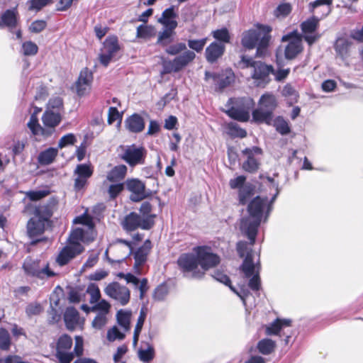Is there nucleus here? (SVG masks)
<instances>
[{
  "label": "nucleus",
  "instance_id": "obj_15",
  "mask_svg": "<svg viewBox=\"0 0 363 363\" xmlns=\"http://www.w3.org/2000/svg\"><path fill=\"white\" fill-rule=\"evenodd\" d=\"M291 323V320L290 319L277 318L273 323L267 326L266 334L267 335H279L281 337V331L284 330L285 328L289 327ZM283 335L285 337L284 339V343L288 345L291 334L283 331Z\"/></svg>",
  "mask_w": 363,
  "mask_h": 363
},
{
  "label": "nucleus",
  "instance_id": "obj_13",
  "mask_svg": "<svg viewBox=\"0 0 363 363\" xmlns=\"http://www.w3.org/2000/svg\"><path fill=\"white\" fill-rule=\"evenodd\" d=\"M281 40L289 41L284 50V56L287 60L294 59L303 50L301 40L297 37L296 32L284 35Z\"/></svg>",
  "mask_w": 363,
  "mask_h": 363
},
{
  "label": "nucleus",
  "instance_id": "obj_33",
  "mask_svg": "<svg viewBox=\"0 0 363 363\" xmlns=\"http://www.w3.org/2000/svg\"><path fill=\"white\" fill-rule=\"evenodd\" d=\"M320 18L317 16H312L303 21L301 25V29L303 34L314 33L319 26Z\"/></svg>",
  "mask_w": 363,
  "mask_h": 363
},
{
  "label": "nucleus",
  "instance_id": "obj_4",
  "mask_svg": "<svg viewBox=\"0 0 363 363\" xmlns=\"http://www.w3.org/2000/svg\"><path fill=\"white\" fill-rule=\"evenodd\" d=\"M241 69L248 67L253 68L252 74V79L257 86L264 87L271 81L270 74L274 73V68L272 65H267L260 61H254L252 57L242 55L238 63Z\"/></svg>",
  "mask_w": 363,
  "mask_h": 363
},
{
  "label": "nucleus",
  "instance_id": "obj_56",
  "mask_svg": "<svg viewBox=\"0 0 363 363\" xmlns=\"http://www.w3.org/2000/svg\"><path fill=\"white\" fill-rule=\"evenodd\" d=\"M95 303L96 304L91 308L92 311H100L101 312L99 313H104L105 315L109 312L111 305L107 301L102 299Z\"/></svg>",
  "mask_w": 363,
  "mask_h": 363
},
{
  "label": "nucleus",
  "instance_id": "obj_25",
  "mask_svg": "<svg viewBox=\"0 0 363 363\" xmlns=\"http://www.w3.org/2000/svg\"><path fill=\"white\" fill-rule=\"evenodd\" d=\"M18 23V12L16 9H7L1 16L0 28L7 27L12 29L16 27Z\"/></svg>",
  "mask_w": 363,
  "mask_h": 363
},
{
  "label": "nucleus",
  "instance_id": "obj_3",
  "mask_svg": "<svg viewBox=\"0 0 363 363\" xmlns=\"http://www.w3.org/2000/svg\"><path fill=\"white\" fill-rule=\"evenodd\" d=\"M271 31L272 28L267 26H260L257 29L245 31L242 33L241 44L247 50L256 48V57H263L267 54Z\"/></svg>",
  "mask_w": 363,
  "mask_h": 363
},
{
  "label": "nucleus",
  "instance_id": "obj_63",
  "mask_svg": "<svg viewBox=\"0 0 363 363\" xmlns=\"http://www.w3.org/2000/svg\"><path fill=\"white\" fill-rule=\"evenodd\" d=\"M55 357L59 363H70L74 357V354L71 352H56Z\"/></svg>",
  "mask_w": 363,
  "mask_h": 363
},
{
  "label": "nucleus",
  "instance_id": "obj_60",
  "mask_svg": "<svg viewBox=\"0 0 363 363\" xmlns=\"http://www.w3.org/2000/svg\"><path fill=\"white\" fill-rule=\"evenodd\" d=\"M43 308L38 303H29L26 308V313L28 317L40 314Z\"/></svg>",
  "mask_w": 363,
  "mask_h": 363
},
{
  "label": "nucleus",
  "instance_id": "obj_51",
  "mask_svg": "<svg viewBox=\"0 0 363 363\" xmlns=\"http://www.w3.org/2000/svg\"><path fill=\"white\" fill-rule=\"evenodd\" d=\"M76 142V136L73 133H68L60 139L58 142V148L62 149L68 145H74Z\"/></svg>",
  "mask_w": 363,
  "mask_h": 363
},
{
  "label": "nucleus",
  "instance_id": "obj_54",
  "mask_svg": "<svg viewBox=\"0 0 363 363\" xmlns=\"http://www.w3.org/2000/svg\"><path fill=\"white\" fill-rule=\"evenodd\" d=\"M168 294L167 287L164 284L158 286L154 291L153 298L156 301H163Z\"/></svg>",
  "mask_w": 363,
  "mask_h": 363
},
{
  "label": "nucleus",
  "instance_id": "obj_34",
  "mask_svg": "<svg viewBox=\"0 0 363 363\" xmlns=\"http://www.w3.org/2000/svg\"><path fill=\"white\" fill-rule=\"evenodd\" d=\"M127 172V167L124 164H120L113 168L107 174V179L109 182H114L123 179Z\"/></svg>",
  "mask_w": 363,
  "mask_h": 363
},
{
  "label": "nucleus",
  "instance_id": "obj_36",
  "mask_svg": "<svg viewBox=\"0 0 363 363\" xmlns=\"http://www.w3.org/2000/svg\"><path fill=\"white\" fill-rule=\"evenodd\" d=\"M147 348H140L138 351L139 359L143 363L150 362L155 357V349L153 346L147 343Z\"/></svg>",
  "mask_w": 363,
  "mask_h": 363
},
{
  "label": "nucleus",
  "instance_id": "obj_8",
  "mask_svg": "<svg viewBox=\"0 0 363 363\" xmlns=\"http://www.w3.org/2000/svg\"><path fill=\"white\" fill-rule=\"evenodd\" d=\"M122 148L123 152L121 155V158L130 167H135L145 163L147 151L144 147L131 145L122 147Z\"/></svg>",
  "mask_w": 363,
  "mask_h": 363
},
{
  "label": "nucleus",
  "instance_id": "obj_32",
  "mask_svg": "<svg viewBox=\"0 0 363 363\" xmlns=\"http://www.w3.org/2000/svg\"><path fill=\"white\" fill-rule=\"evenodd\" d=\"M61 120L60 112H55V111L53 110H47L42 117L44 126L55 128L60 123Z\"/></svg>",
  "mask_w": 363,
  "mask_h": 363
},
{
  "label": "nucleus",
  "instance_id": "obj_53",
  "mask_svg": "<svg viewBox=\"0 0 363 363\" xmlns=\"http://www.w3.org/2000/svg\"><path fill=\"white\" fill-rule=\"evenodd\" d=\"M47 22L44 20H36L32 22L28 28L30 33H39L45 29Z\"/></svg>",
  "mask_w": 363,
  "mask_h": 363
},
{
  "label": "nucleus",
  "instance_id": "obj_40",
  "mask_svg": "<svg viewBox=\"0 0 363 363\" xmlns=\"http://www.w3.org/2000/svg\"><path fill=\"white\" fill-rule=\"evenodd\" d=\"M211 35L213 38L216 39L215 41H217V43H221L225 45L226 43H230V35L226 28H222L220 29L213 30L211 32Z\"/></svg>",
  "mask_w": 363,
  "mask_h": 363
},
{
  "label": "nucleus",
  "instance_id": "obj_57",
  "mask_svg": "<svg viewBox=\"0 0 363 363\" xmlns=\"http://www.w3.org/2000/svg\"><path fill=\"white\" fill-rule=\"evenodd\" d=\"M107 323L106 315L98 313L92 321V327L96 330H101Z\"/></svg>",
  "mask_w": 363,
  "mask_h": 363
},
{
  "label": "nucleus",
  "instance_id": "obj_26",
  "mask_svg": "<svg viewBox=\"0 0 363 363\" xmlns=\"http://www.w3.org/2000/svg\"><path fill=\"white\" fill-rule=\"evenodd\" d=\"M66 328L70 331L75 330L79 323V313L74 307H68L64 314Z\"/></svg>",
  "mask_w": 363,
  "mask_h": 363
},
{
  "label": "nucleus",
  "instance_id": "obj_43",
  "mask_svg": "<svg viewBox=\"0 0 363 363\" xmlns=\"http://www.w3.org/2000/svg\"><path fill=\"white\" fill-rule=\"evenodd\" d=\"M118 323L125 330L130 328V313L125 311L122 309L119 310L116 313Z\"/></svg>",
  "mask_w": 363,
  "mask_h": 363
},
{
  "label": "nucleus",
  "instance_id": "obj_19",
  "mask_svg": "<svg viewBox=\"0 0 363 363\" xmlns=\"http://www.w3.org/2000/svg\"><path fill=\"white\" fill-rule=\"evenodd\" d=\"M58 201L57 199L50 198L45 204L39 206L35 208L34 215L42 219L48 221L52 217L54 211L57 206Z\"/></svg>",
  "mask_w": 363,
  "mask_h": 363
},
{
  "label": "nucleus",
  "instance_id": "obj_59",
  "mask_svg": "<svg viewBox=\"0 0 363 363\" xmlns=\"http://www.w3.org/2000/svg\"><path fill=\"white\" fill-rule=\"evenodd\" d=\"M27 125L34 135H39L38 131L41 130V125L39 124L38 120L35 115H32L30 117Z\"/></svg>",
  "mask_w": 363,
  "mask_h": 363
},
{
  "label": "nucleus",
  "instance_id": "obj_28",
  "mask_svg": "<svg viewBox=\"0 0 363 363\" xmlns=\"http://www.w3.org/2000/svg\"><path fill=\"white\" fill-rule=\"evenodd\" d=\"M128 129L132 133H140L145 128V121L139 114L134 113L125 121Z\"/></svg>",
  "mask_w": 363,
  "mask_h": 363
},
{
  "label": "nucleus",
  "instance_id": "obj_17",
  "mask_svg": "<svg viewBox=\"0 0 363 363\" xmlns=\"http://www.w3.org/2000/svg\"><path fill=\"white\" fill-rule=\"evenodd\" d=\"M77 177L74 179V189L79 191L82 189L87 183L88 179L92 175L93 171L91 167L86 164H78L74 170Z\"/></svg>",
  "mask_w": 363,
  "mask_h": 363
},
{
  "label": "nucleus",
  "instance_id": "obj_22",
  "mask_svg": "<svg viewBox=\"0 0 363 363\" xmlns=\"http://www.w3.org/2000/svg\"><path fill=\"white\" fill-rule=\"evenodd\" d=\"M352 45V41L347 38L343 37L338 38L334 44V49L337 56L342 60H346L350 56Z\"/></svg>",
  "mask_w": 363,
  "mask_h": 363
},
{
  "label": "nucleus",
  "instance_id": "obj_55",
  "mask_svg": "<svg viewBox=\"0 0 363 363\" xmlns=\"http://www.w3.org/2000/svg\"><path fill=\"white\" fill-rule=\"evenodd\" d=\"M250 278V279L248 282V286L250 287V289L254 291H259L261 287V280L259 274V271L257 270L256 273H255Z\"/></svg>",
  "mask_w": 363,
  "mask_h": 363
},
{
  "label": "nucleus",
  "instance_id": "obj_44",
  "mask_svg": "<svg viewBox=\"0 0 363 363\" xmlns=\"http://www.w3.org/2000/svg\"><path fill=\"white\" fill-rule=\"evenodd\" d=\"M228 133L233 138H244L247 136L246 130L241 128L235 123H230L228 124Z\"/></svg>",
  "mask_w": 363,
  "mask_h": 363
},
{
  "label": "nucleus",
  "instance_id": "obj_49",
  "mask_svg": "<svg viewBox=\"0 0 363 363\" xmlns=\"http://www.w3.org/2000/svg\"><path fill=\"white\" fill-rule=\"evenodd\" d=\"M152 205L148 201H145L142 203L140 207V213L142 214L141 217L145 219L146 218L151 217L152 221L155 223V218L156 217L155 214H152Z\"/></svg>",
  "mask_w": 363,
  "mask_h": 363
},
{
  "label": "nucleus",
  "instance_id": "obj_37",
  "mask_svg": "<svg viewBox=\"0 0 363 363\" xmlns=\"http://www.w3.org/2000/svg\"><path fill=\"white\" fill-rule=\"evenodd\" d=\"M275 346L276 344L274 341L269 338H265L258 342L257 349L262 354L268 355L274 351Z\"/></svg>",
  "mask_w": 363,
  "mask_h": 363
},
{
  "label": "nucleus",
  "instance_id": "obj_14",
  "mask_svg": "<svg viewBox=\"0 0 363 363\" xmlns=\"http://www.w3.org/2000/svg\"><path fill=\"white\" fill-rule=\"evenodd\" d=\"M119 49L120 47L116 37L106 38L104 43V50L99 55L100 62L104 67H107Z\"/></svg>",
  "mask_w": 363,
  "mask_h": 363
},
{
  "label": "nucleus",
  "instance_id": "obj_42",
  "mask_svg": "<svg viewBox=\"0 0 363 363\" xmlns=\"http://www.w3.org/2000/svg\"><path fill=\"white\" fill-rule=\"evenodd\" d=\"M247 160L242 163V169L251 174L257 172L260 165L259 161L255 157L247 156Z\"/></svg>",
  "mask_w": 363,
  "mask_h": 363
},
{
  "label": "nucleus",
  "instance_id": "obj_50",
  "mask_svg": "<svg viewBox=\"0 0 363 363\" xmlns=\"http://www.w3.org/2000/svg\"><path fill=\"white\" fill-rule=\"evenodd\" d=\"M50 2H51V0H30L27 4L29 11H39Z\"/></svg>",
  "mask_w": 363,
  "mask_h": 363
},
{
  "label": "nucleus",
  "instance_id": "obj_11",
  "mask_svg": "<svg viewBox=\"0 0 363 363\" xmlns=\"http://www.w3.org/2000/svg\"><path fill=\"white\" fill-rule=\"evenodd\" d=\"M125 186L130 192V199L132 201L139 202L151 195V191L146 189L145 183L138 179H127Z\"/></svg>",
  "mask_w": 363,
  "mask_h": 363
},
{
  "label": "nucleus",
  "instance_id": "obj_58",
  "mask_svg": "<svg viewBox=\"0 0 363 363\" xmlns=\"http://www.w3.org/2000/svg\"><path fill=\"white\" fill-rule=\"evenodd\" d=\"M63 108L62 99L59 96L51 98L48 101V109L53 110L55 112H60V110Z\"/></svg>",
  "mask_w": 363,
  "mask_h": 363
},
{
  "label": "nucleus",
  "instance_id": "obj_20",
  "mask_svg": "<svg viewBox=\"0 0 363 363\" xmlns=\"http://www.w3.org/2000/svg\"><path fill=\"white\" fill-rule=\"evenodd\" d=\"M83 247L81 245H78L74 247L67 246L62 249L60 252L57 258V262L60 266L67 264L72 259H73L77 255L81 253Z\"/></svg>",
  "mask_w": 363,
  "mask_h": 363
},
{
  "label": "nucleus",
  "instance_id": "obj_1",
  "mask_svg": "<svg viewBox=\"0 0 363 363\" xmlns=\"http://www.w3.org/2000/svg\"><path fill=\"white\" fill-rule=\"evenodd\" d=\"M207 42V38L201 39H189L187 40L188 47L191 50H188L184 43H177L169 45L166 48L165 52L169 55L176 56L173 60L164 61L163 67L164 72H179L192 62L196 55L195 52H201Z\"/></svg>",
  "mask_w": 363,
  "mask_h": 363
},
{
  "label": "nucleus",
  "instance_id": "obj_29",
  "mask_svg": "<svg viewBox=\"0 0 363 363\" xmlns=\"http://www.w3.org/2000/svg\"><path fill=\"white\" fill-rule=\"evenodd\" d=\"M177 16L173 6L166 9L159 19V22L164 25L165 28L175 29L177 27V22L175 21Z\"/></svg>",
  "mask_w": 363,
  "mask_h": 363
},
{
  "label": "nucleus",
  "instance_id": "obj_39",
  "mask_svg": "<svg viewBox=\"0 0 363 363\" xmlns=\"http://www.w3.org/2000/svg\"><path fill=\"white\" fill-rule=\"evenodd\" d=\"M234 76L231 73L225 74H218L217 79L215 81L216 89L223 91L233 82Z\"/></svg>",
  "mask_w": 363,
  "mask_h": 363
},
{
  "label": "nucleus",
  "instance_id": "obj_23",
  "mask_svg": "<svg viewBox=\"0 0 363 363\" xmlns=\"http://www.w3.org/2000/svg\"><path fill=\"white\" fill-rule=\"evenodd\" d=\"M151 248L152 244L150 240H146L143 245L135 252L133 255L135 259V268H138L145 263Z\"/></svg>",
  "mask_w": 363,
  "mask_h": 363
},
{
  "label": "nucleus",
  "instance_id": "obj_31",
  "mask_svg": "<svg viewBox=\"0 0 363 363\" xmlns=\"http://www.w3.org/2000/svg\"><path fill=\"white\" fill-rule=\"evenodd\" d=\"M57 153L58 148L48 147L39 153L38 162L41 165H48L53 162Z\"/></svg>",
  "mask_w": 363,
  "mask_h": 363
},
{
  "label": "nucleus",
  "instance_id": "obj_5",
  "mask_svg": "<svg viewBox=\"0 0 363 363\" xmlns=\"http://www.w3.org/2000/svg\"><path fill=\"white\" fill-rule=\"evenodd\" d=\"M277 106V102L274 94L268 93L263 94L259 100L258 107L252 113V120L257 123L269 124Z\"/></svg>",
  "mask_w": 363,
  "mask_h": 363
},
{
  "label": "nucleus",
  "instance_id": "obj_35",
  "mask_svg": "<svg viewBox=\"0 0 363 363\" xmlns=\"http://www.w3.org/2000/svg\"><path fill=\"white\" fill-rule=\"evenodd\" d=\"M174 29H171L169 28H165V29L160 32L158 33L157 36V40L156 44L159 45L162 47H168L167 45H169L173 41V35L174 34Z\"/></svg>",
  "mask_w": 363,
  "mask_h": 363
},
{
  "label": "nucleus",
  "instance_id": "obj_24",
  "mask_svg": "<svg viewBox=\"0 0 363 363\" xmlns=\"http://www.w3.org/2000/svg\"><path fill=\"white\" fill-rule=\"evenodd\" d=\"M47 221L40 217L31 218L27 224V230L30 237H35L43 233Z\"/></svg>",
  "mask_w": 363,
  "mask_h": 363
},
{
  "label": "nucleus",
  "instance_id": "obj_6",
  "mask_svg": "<svg viewBox=\"0 0 363 363\" xmlns=\"http://www.w3.org/2000/svg\"><path fill=\"white\" fill-rule=\"evenodd\" d=\"M199 257L196 253L182 254L178 259L177 264L183 272L184 277L191 279H201L204 272L199 269Z\"/></svg>",
  "mask_w": 363,
  "mask_h": 363
},
{
  "label": "nucleus",
  "instance_id": "obj_46",
  "mask_svg": "<svg viewBox=\"0 0 363 363\" xmlns=\"http://www.w3.org/2000/svg\"><path fill=\"white\" fill-rule=\"evenodd\" d=\"M21 50L23 54L26 56H33L37 54L38 47L35 43L28 40L22 44Z\"/></svg>",
  "mask_w": 363,
  "mask_h": 363
},
{
  "label": "nucleus",
  "instance_id": "obj_27",
  "mask_svg": "<svg viewBox=\"0 0 363 363\" xmlns=\"http://www.w3.org/2000/svg\"><path fill=\"white\" fill-rule=\"evenodd\" d=\"M226 113L231 118L241 122H246L250 118V107L232 106L226 111Z\"/></svg>",
  "mask_w": 363,
  "mask_h": 363
},
{
  "label": "nucleus",
  "instance_id": "obj_41",
  "mask_svg": "<svg viewBox=\"0 0 363 363\" xmlns=\"http://www.w3.org/2000/svg\"><path fill=\"white\" fill-rule=\"evenodd\" d=\"M254 194V187L252 184H246L239 189V202L245 205Z\"/></svg>",
  "mask_w": 363,
  "mask_h": 363
},
{
  "label": "nucleus",
  "instance_id": "obj_47",
  "mask_svg": "<svg viewBox=\"0 0 363 363\" xmlns=\"http://www.w3.org/2000/svg\"><path fill=\"white\" fill-rule=\"evenodd\" d=\"M86 292L90 295V303L93 304L99 301L101 293L96 284H90L87 287Z\"/></svg>",
  "mask_w": 363,
  "mask_h": 363
},
{
  "label": "nucleus",
  "instance_id": "obj_12",
  "mask_svg": "<svg viewBox=\"0 0 363 363\" xmlns=\"http://www.w3.org/2000/svg\"><path fill=\"white\" fill-rule=\"evenodd\" d=\"M104 291L107 296L118 301L121 306H125L130 301V290L116 281L108 284Z\"/></svg>",
  "mask_w": 363,
  "mask_h": 363
},
{
  "label": "nucleus",
  "instance_id": "obj_30",
  "mask_svg": "<svg viewBox=\"0 0 363 363\" xmlns=\"http://www.w3.org/2000/svg\"><path fill=\"white\" fill-rule=\"evenodd\" d=\"M241 270L245 274L246 278L252 276L256 272L259 270V264H255L253 261V254L247 253L245 256L243 262L240 267Z\"/></svg>",
  "mask_w": 363,
  "mask_h": 363
},
{
  "label": "nucleus",
  "instance_id": "obj_45",
  "mask_svg": "<svg viewBox=\"0 0 363 363\" xmlns=\"http://www.w3.org/2000/svg\"><path fill=\"white\" fill-rule=\"evenodd\" d=\"M274 126L277 131L281 135H288L291 132V128L288 122L281 117H278L275 120Z\"/></svg>",
  "mask_w": 363,
  "mask_h": 363
},
{
  "label": "nucleus",
  "instance_id": "obj_18",
  "mask_svg": "<svg viewBox=\"0 0 363 363\" xmlns=\"http://www.w3.org/2000/svg\"><path fill=\"white\" fill-rule=\"evenodd\" d=\"M93 81V73L88 68H84L79 73L77 81L76 82V89L77 94L84 95L91 87Z\"/></svg>",
  "mask_w": 363,
  "mask_h": 363
},
{
  "label": "nucleus",
  "instance_id": "obj_61",
  "mask_svg": "<svg viewBox=\"0 0 363 363\" xmlns=\"http://www.w3.org/2000/svg\"><path fill=\"white\" fill-rule=\"evenodd\" d=\"M124 189V184L118 183L109 186L108 193L109 197L112 199L116 198L118 195Z\"/></svg>",
  "mask_w": 363,
  "mask_h": 363
},
{
  "label": "nucleus",
  "instance_id": "obj_52",
  "mask_svg": "<svg viewBox=\"0 0 363 363\" xmlns=\"http://www.w3.org/2000/svg\"><path fill=\"white\" fill-rule=\"evenodd\" d=\"M11 345L9 333L3 328L0 329V350H7Z\"/></svg>",
  "mask_w": 363,
  "mask_h": 363
},
{
  "label": "nucleus",
  "instance_id": "obj_16",
  "mask_svg": "<svg viewBox=\"0 0 363 363\" xmlns=\"http://www.w3.org/2000/svg\"><path fill=\"white\" fill-rule=\"evenodd\" d=\"M225 52V45L221 43L213 41L210 43L205 50V58L210 64L216 63Z\"/></svg>",
  "mask_w": 363,
  "mask_h": 363
},
{
  "label": "nucleus",
  "instance_id": "obj_9",
  "mask_svg": "<svg viewBox=\"0 0 363 363\" xmlns=\"http://www.w3.org/2000/svg\"><path fill=\"white\" fill-rule=\"evenodd\" d=\"M194 252L198 255L199 264L201 266V272L206 271L216 267L220 262L218 255L212 252L211 248L206 246H199L194 248Z\"/></svg>",
  "mask_w": 363,
  "mask_h": 363
},
{
  "label": "nucleus",
  "instance_id": "obj_62",
  "mask_svg": "<svg viewBox=\"0 0 363 363\" xmlns=\"http://www.w3.org/2000/svg\"><path fill=\"white\" fill-rule=\"evenodd\" d=\"M291 11V5L288 3H284V4L279 5L277 7V9L274 11V16H276L277 17H279V16L284 17V16H287L288 14H289Z\"/></svg>",
  "mask_w": 363,
  "mask_h": 363
},
{
  "label": "nucleus",
  "instance_id": "obj_7",
  "mask_svg": "<svg viewBox=\"0 0 363 363\" xmlns=\"http://www.w3.org/2000/svg\"><path fill=\"white\" fill-rule=\"evenodd\" d=\"M121 225L127 232H132L138 228L147 230L153 227L154 222L152 221L151 217L143 219L140 214L130 212L124 217Z\"/></svg>",
  "mask_w": 363,
  "mask_h": 363
},
{
  "label": "nucleus",
  "instance_id": "obj_38",
  "mask_svg": "<svg viewBox=\"0 0 363 363\" xmlns=\"http://www.w3.org/2000/svg\"><path fill=\"white\" fill-rule=\"evenodd\" d=\"M72 346V337L67 334H64L59 337L57 342L56 352H69Z\"/></svg>",
  "mask_w": 363,
  "mask_h": 363
},
{
  "label": "nucleus",
  "instance_id": "obj_64",
  "mask_svg": "<svg viewBox=\"0 0 363 363\" xmlns=\"http://www.w3.org/2000/svg\"><path fill=\"white\" fill-rule=\"evenodd\" d=\"M84 238V230L80 228H77L73 230L69 236V242L74 244V246L80 245L79 242L82 240Z\"/></svg>",
  "mask_w": 363,
  "mask_h": 363
},
{
  "label": "nucleus",
  "instance_id": "obj_10",
  "mask_svg": "<svg viewBox=\"0 0 363 363\" xmlns=\"http://www.w3.org/2000/svg\"><path fill=\"white\" fill-rule=\"evenodd\" d=\"M23 268L26 274L35 277L39 279L51 277L54 276V272L49 269L48 264L40 265V261L27 257L23 262Z\"/></svg>",
  "mask_w": 363,
  "mask_h": 363
},
{
  "label": "nucleus",
  "instance_id": "obj_48",
  "mask_svg": "<svg viewBox=\"0 0 363 363\" xmlns=\"http://www.w3.org/2000/svg\"><path fill=\"white\" fill-rule=\"evenodd\" d=\"M50 194V191L47 189L28 191L26 192V196L30 201H38L47 196Z\"/></svg>",
  "mask_w": 363,
  "mask_h": 363
},
{
  "label": "nucleus",
  "instance_id": "obj_21",
  "mask_svg": "<svg viewBox=\"0 0 363 363\" xmlns=\"http://www.w3.org/2000/svg\"><path fill=\"white\" fill-rule=\"evenodd\" d=\"M212 277L218 281L223 283L226 286H228L230 289L241 298L243 303L245 304V299L250 294V291L247 289H241L240 291L235 290V289L230 285V278L220 271L218 270L214 272Z\"/></svg>",
  "mask_w": 363,
  "mask_h": 363
},
{
  "label": "nucleus",
  "instance_id": "obj_2",
  "mask_svg": "<svg viewBox=\"0 0 363 363\" xmlns=\"http://www.w3.org/2000/svg\"><path fill=\"white\" fill-rule=\"evenodd\" d=\"M267 197L257 196L247 206L249 216L242 218L240 230L247 237L251 245H254L260 225L264 209L267 208Z\"/></svg>",
  "mask_w": 363,
  "mask_h": 363
}]
</instances>
